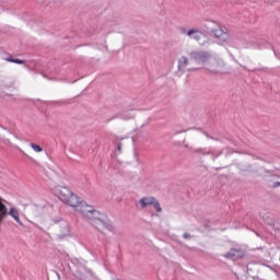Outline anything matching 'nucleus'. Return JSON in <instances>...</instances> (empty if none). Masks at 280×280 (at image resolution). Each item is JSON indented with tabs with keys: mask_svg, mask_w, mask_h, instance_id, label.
Returning a JSON list of instances; mask_svg holds the SVG:
<instances>
[{
	"mask_svg": "<svg viewBox=\"0 0 280 280\" xmlns=\"http://www.w3.org/2000/svg\"><path fill=\"white\" fill-rule=\"evenodd\" d=\"M154 200H156V198L154 197H143L142 199H140V206L142 209H145V207H150V205H153Z\"/></svg>",
	"mask_w": 280,
	"mask_h": 280,
	"instance_id": "nucleus-10",
	"label": "nucleus"
},
{
	"mask_svg": "<svg viewBox=\"0 0 280 280\" xmlns=\"http://www.w3.org/2000/svg\"><path fill=\"white\" fill-rule=\"evenodd\" d=\"M152 206L154 207L155 211H158V213H161V211H163V208H161V203H159V200H154Z\"/></svg>",
	"mask_w": 280,
	"mask_h": 280,
	"instance_id": "nucleus-11",
	"label": "nucleus"
},
{
	"mask_svg": "<svg viewBox=\"0 0 280 280\" xmlns=\"http://www.w3.org/2000/svg\"><path fill=\"white\" fill-rule=\"evenodd\" d=\"M11 61L14 62L15 65H25V61L21 60V59H14V60H11Z\"/></svg>",
	"mask_w": 280,
	"mask_h": 280,
	"instance_id": "nucleus-15",
	"label": "nucleus"
},
{
	"mask_svg": "<svg viewBox=\"0 0 280 280\" xmlns=\"http://www.w3.org/2000/svg\"><path fill=\"white\" fill-rule=\"evenodd\" d=\"M7 60H8V62H12V60H14V59L13 58H9Z\"/></svg>",
	"mask_w": 280,
	"mask_h": 280,
	"instance_id": "nucleus-20",
	"label": "nucleus"
},
{
	"mask_svg": "<svg viewBox=\"0 0 280 280\" xmlns=\"http://www.w3.org/2000/svg\"><path fill=\"white\" fill-rule=\"evenodd\" d=\"M116 117L109 118L107 121H110L112 119H115Z\"/></svg>",
	"mask_w": 280,
	"mask_h": 280,
	"instance_id": "nucleus-24",
	"label": "nucleus"
},
{
	"mask_svg": "<svg viewBox=\"0 0 280 280\" xmlns=\"http://www.w3.org/2000/svg\"><path fill=\"white\" fill-rule=\"evenodd\" d=\"M264 220L269 225L275 224V220L270 215H268V214L266 217H264Z\"/></svg>",
	"mask_w": 280,
	"mask_h": 280,
	"instance_id": "nucleus-12",
	"label": "nucleus"
},
{
	"mask_svg": "<svg viewBox=\"0 0 280 280\" xmlns=\"http://www.w3.org/2000/svg\"><path fill=\"white\" fill-rule=\"evenodd\" d=\"M121 148H122L121 142H118L117 143V149H116V154H121Z\"/></svg>",
	"mask_w": 280,
	"mask_h": 280,
	"instance_id": "nucleus-14",
	"label": "nucleus"
},
{
	"mask_svg": "<svg viewBox=\"0 0 280 280\" xmlns=\"http://www.w3.org/2000/svg\"><path fill=\"white\" fill-rule=\"evenodd\" d=\"M92 276H93V272L86 269V267H80L74 273V277H77V279L79 280H86L89 279V277H92Z\"/></svg>",
	"mask_w": 280,
	"mask_h": 280,
	"instance_id": "nucleus-5",
	"label": "nucleus"
},
{
	"mask_svg": "<svg viewBox=\"0 0 280 280\" xmlns=\"http://www.w3.org/2000/svg\"><path fill=\"white\" fill-rule=\"evenodd\" d=\"M184 148H189V144H185Z\"/></svg>",
	"mask_w": 280,
	"mask_h": 280,
	"instance_id": "nucleus-25",
	"label": "nucleus"
},
{
	"mask_svg": "<svg viewBox=\"0 0 280 280\" xmlns=\"http://www.w3.org/2000/svg\"><path fill=\"white\" fill-rule=\"evenodd\" d=\"M194 152L200 153V152H202V149H197V150H195Z\"/></svg>",
	"mask_w": 280,
	"mask_h": 280,
	"instance_id": "nucleus-19",
	"label": "nucleus"
},
{
	"mask_svg": "<svg viewBox=\"0 0 280 280\" xmlns=\"http://www.w3.org/2000/svg\"><path fill=\"white\" fill-rule=\"evenodd\" d=\"M31 148L35 151V152H40L43 150V148L36 143H31Z\"/></svg>",
	"mask_w": 280,
	"mask_h": 280,
	"instance_id": "nucleus-13",
	"label": "nucleus"
},
{
	"mask_svg": "<svg viewBox=\"0 0 280 280\" xmlns=\"http://www.w3.org/2000/svg\"><path fill=\"white\" fill-rule=\"evenodd\" d=\"M187 71H196V68L187 69Z\"/></svg>",
	"mask_w": 280,
	"mask_h": 280,
	"instance_id": "nucleus-21",
	"label": "nucleus"
},
{
	"mask_svg": "<svg viewBox=\"0 0 280 280\" xmlns=\"http://www.w3.org/2000/svg\"><path fill=\"white\" fill-rule=\"evenodd\" d=\"M183 237H184V240H191V234H189V233H184V234H183Z\"/></svg>",
	"mask_w": 280,
	"mask_h": 280,
	"instance_id": "nucleus-17",
	"label": "nucleus"
},
{
	"mask_svg": "<svg viewBox=\"0 0 280 280\" xmlns=\"http://www.w3.org/2000/svg\"><path fill=\"white\" fill-rule=\"evenodd\" d=\"M180 132H187V130L178 131L177 135H180Z\"/></svg>",
	"mask_w": 280,
	"mask_h": 280,
	"instance_id": "nucleus-22",
	"label": "nucleus"
},
{
	"mask_svg": "<svg viewBox=\"0 0 280 280\" xmlns=\"http://www.w3.org/2000/svg\"><path fill=\"white\" fill-rule=\"evenodd\" d=\"M57 194L59 200L69 205V207H73L78 213H81L84 220L90 222V224H101L106 223V214L97 211L93 206L86 205L84 201H80V198L75 196L68 187L59 186L57 188Z\"/></svg>",
	"mask_w": 280,
	"mask_h": 280,
	"instance_id": "nucleus-1",
	"label": "nucleus"
},
{
	"mask_svg": "<svg viewBox=\"0 0 280 280\" xmlns=\"http://www.w3.org/2000/svg\"><path fill=\"white\" fill-rule=\"evenodd\" d=\"M60 226H61V230H60V233L58 234L59 240H65V237H69V233H70L69 224H67V222H62Z\"/></svg>",
	"mask_w": 280,
	"mask_h": 280,
	"instance_id": "nucleus-8",
	"label": "nucleus"
},
{
	"mask_svg": "<svg viewBox=\"0 0 280 280\" xmlns=\"http://www.w3.org/2000/svg\"><path fill=\"white\" fill-rule=\"evenodd\" d=\"M190 60H194L196 65H205L211 60V52L205 50H196L188 54Z\"/></svg>",
	"mask_w": 280,
	"mask_h": 280,
	"instance_id": "nucleus-2",
	"label": "nucleus"
},
{
	"mask_svg": "<svg viewBox=\"0 0 280 280\" xmlns=\"http://www.w3.org/2000/svg\"><path fill=\"white\" fill-rule=\"evenodd\" d=\"M179 32H180V34H186V36L189 33V31H187V28H185V27H179Z\"/></svg>",
	"mask_w": 280,
	"mask_h": 280,
	"instance_id": "nucleus-16",
	"label": "nucleus"
},
{
	"mask_svg": "<svg viewBox=\"0 0 280 280\" xmlns=\"http://www.w3.org/2000/svg\"><path fill=\"white\" fill-rule=\"evenodd\" d=\"M211 34H213V36L220 40V45L229 40V34L224 32L222 28L212 30Z\"/></svg>",
	"mask_w": 280,
	"mask_h": 280,
	"instance_id": "nucleus-4",
	"label": "nucleus"
},
{
	"mask_svg": "<svg viewBox=\"0 0 280 280\" xmlns=\"http://www.w3.org/2000/svg\"><path fill=\"white\" fill-rule=\"evenodd\" d=\"M33 211H38V208H37V207H34V208H33Z\"/></svg>",
	"mask_w": 280,
	"mask_h": 280,
	"instance_id": "nucleus-23",
	"label": "nucleus"
},
{
	"mask_svg": "<svg viewBox=\"0 0 280 280\" xmlns=\"http://www.w3.org/2000/svg\"><path fill=\"white\" fill-rule=\"evenodd\" d=\"M223 257L225 259L236 261V259H242V257H244V252L241 248H232L226 254H224Z\"/></svg>",
	"mask_w": 280,
	"mask_h": 280,
	"instance_id": "nucleus-3",
	"label": "nucleus"
},
{
	"mask_svg": "<svg viewBox=\"0 0 280 280\" xmlns=\"http://www.w3.org/2000/svg\"><path fill=\"white\" fill-rule=\"evenodd\" d=\"M207 139H212V141H218V138L211 137L209 133H205Z\"/></svg>",
	"mask_w": 280,
	"mask_h": 280,
	"instance_id": "nucleus-18",
	"label": "nucleus"
},
{
	"mask_svg": "<svg viewBox=\"0 0 280 280\" xmlns=\"http://www.w3.org/2000/svg\"><path fill=\"white\" fill-rule=\"evenodd\" d=\"M211 73H219V75H222L225 73L224 71V61L222 60H217L214 65L210 67Z\"/></svg>",
	"mask_w": 280,
	"mask_h": 280,
	"instance_id": "nucleus-6",
	"label": "nucleus"
},
{
	"mask_svg": "<svg viewBox=\"0 0 280 280\" xmlns=\"http://www.w3.org/2000/svg\"><path fill=\"white\" fill-rule=\"evenodd\" d=\"M189 65V59L185 56H182L178 59V63H177V71L185 73V71H187V67Z\"/></svg>",
	"mask_w": 280,
	"mask_h": 280,
	"instance_id": "nucleus-7",
	"label": "nucleus"
},
{
	"mask_svg": "<svg viewBox=\"0 0 280 280\" xmlns=\"http://www.w3.org/2000/svg\"><path fill=\"white\" fill-rule=\"evenodd\" d=\"M187 36H189V38H194V40H200L202 38V33L200 30L191 28L188 31Z\"/></svg>",
	"mask_w": 280,
	"mask_h": 280,
	"instance_id": "nucleus-9",
	"label": "nucleus"
}]
</instances>
